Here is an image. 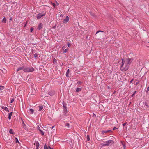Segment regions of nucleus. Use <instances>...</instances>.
I'll return each mask as SVG.
<instances>
[{
    "label": "nucleus",
    "mask_w": 149,
    "mask_h": 149,
    "mask_svg": "<svg viewBox=\"0 0 149 149\" xmlns=\"http://www.w3.org/2000/svg\"><path fill=\"white\" fill-rule=\"evenodd\" d=\"M133 60V59L132 58L123 59L121 63V70L123 71L127 70Z\"/></svg>",
    "instance_id": "obj_1"
},
{
    "label": "nucleus",
    "mask_w": 149,
    "mask_h": 149,
    "mask_svg": "<svg viewBox=\"0 0 149 149\" xmlns=\"http://www.w3.org/2000/svg\"><path fill=\"white\" fill-rule=\"evenodd\" d=\"M46 15V12H43L42 13L38 14L36 16V17L38 19H39L41 18L42 17L45 16Z\"/></svg>",
    "instance_id": "obj_2"
},
{
    "label": "nucleus",
    "mask_w": 149,
    "mask_h": 149,
    "mask_svg": "<svg viewBox=\"0 0 149 149\" xmlns=\"http://www.w3.org/2000/svg\"><path fill=\"white\" fill-rule=\"evenodd\" d=\"M34 70V69L32 68H24L23 69V71L25 72H33V71Z\"/></svg>",
    "instance_id": "obj_3"
},
{
    "label": "nucleus",
    "mask_w": 149,
    "mask_h": 149,
    "mask_svg": "<svg viewBox=\"0 0 149 149\" xmlns=\"http://www.w3.org/2000/svg\"><path fill=\"white\" fill-rule=\"evenodd\" d=\"M114 143L113 141L112 140H109L105 142V144H104L103 145L104 146H108L110 144H112Z\"/></svg>",
    "instance_id": "obj_4"
},
{
    "label": "nucleus",
    "mask_w": 149,
    "mask_h": 149,
    "mask_svg": "<svg viewBox=\"0 0 149 149\" xmlns=\"http://www.w3.org/2000/svg\"><path fill=\"white\" fill-rule=\"evenodd\" d=\"M49 94L51 96H53L55 94V91L54 90L51 91L49 92Z\"/></svg>",
    "instance_id": "obj_5"
},
{
    "label": "nucleus",
    "mask_w": 149,
    "mask_h": 149,
    "mask_svg": "<svg viewBox=\"0 0 149 149\" xmlns=\"http://www.w3.org/2000/svg\"><path fill=\"white\" fill-rule=\"evenodd\" d=\"M69 17L68 16H67L65 19L63 20V23H66L69 21Z\"/></svg>",
    "instance_id": "obj_6"
},
{
    "label": "nucleus",
    "mask_w": 149,
    "mask_h": 149,
    "mask_svg": "<svg viewBox=\"0 0 149 149\" xmlns=\"http://www.w3.org/2000/svg\"><path fill=\"white\" fill-rule=\"evenodd\" d=\"M34 145H36V149H38V147L39 146V144L38 141H36L35 143H34Z\"/></svg>",
    "instance_id": "obj_7"
},
{
    "label": "nucleus",
    "mask_w": 149,
    "mask_h": 149,
    "mask_svg": "<svg viewBox=\"0 0 149 149\" xmlns=\"http://www.w3.org/2000/svg\"><path fill=\"white\" fill-rule=\"evenodd\" d=\"M44 149H53L52 148H51L49 146L47 147L46 144H45L44 146Z\"/></svg>",
    "instance_id": "obj_8"
},
{
    "label": "nucleus",
    "mask_w": 149,
    "mask_h": 149,
    "mask_svg": "<svg viewBox=\"0 0 149 149\" xmlns=\"http://www.w3.org/2000/svg\"><path fill=\"white\" fill-rule=\"evenodd\" d=\"M42 26H43V25H42V24L41 23H40L38 25V29L39 30H40V29H41L42 28Z\"/></svg>",
    "instance_id": "obj_9"
},
{
    "label": "nucleus",
    "mask_w": 149,
    "mask_h": 149,
    "mask_svg": "<svg viewBox=\"0 0 149 149\" xmlns=\"http://www.w3.org/2000/svg\"><path fill=\"white\" fill-rule=\"evenodd\" d=\"M2 108L3 109L5 110L6 111L9 112V110H8V108L7 107H4V106H3V107H2Z\"/></svg>",
    "instance_id": "obj_10"
},
{
    "label": "nucleus",
    "mask_w": 149,
    "mask_h": 149,
    "mask_svg": "<svg viewBox=\"0 0 149 149\" xmlns=\"http://www.w3.org/2000/svg\"><path fill=\"white\" fill-rule=\"evenodd\" d=\"M82 88H77L76 89V92H78L80 91L82 89Z\"/></svg>",
    "instance_id": "obj_11"
},
{
    "label": "nucleus",
    "mask_w": 149,
    "mask_h": 149,
    "mask_svg": "<svg viewBox=\"0 0 149 149\" xmlns=\"http://www.w3.org/2000/svg\"><path fill=\"white\" fill-rule=\"evenodd\" d=\"M69 69H68L67 70L66 73V76L68 77H69Z\"/></svg>",
    "instance_id": "obj_12"
},
{
    "label": "nucleus",
    "mask_w": 149,
    "mask_h": 149,
    "mask_svg": "<svg viewBox=\"0 0 149 149\" xmlns=\"http://www.w3.org/2000/svg\"><path fill=\"white\" fill-rule=\"evenodd\" d=\"M24 68V67L23 66L22 67H19L17 69V71L18 72L22 69L23 70Z\"/></svg>",
    "instance_id": "obj_13"
},
{
    "label": "nucleus",
    "mask_w": 149,
    "mask_h": 149,
    "mask_svg": "<svg viewBox=\"0 0 149 149\" xmlns=\"http://www.w3.org/2000/svg\"><path fill=\"white\" fill-rule=\"evenodd\" d=\"M9 132L11 134H15L14 132L12 129H10Z\"/></svg>",
    "instance_id": "obj_14"
},
{
    "label": "nucleus",
    "mask_w": 149,
    "mask_h": 149,
    "mask_svg": "<svg viewBox=\"0 0 149 149\" xmlns=\"http://www.w3.org/2000/svg\"><path fill=\"white\" fill-rule=\"evenodd\" d=\"M111 132V130H107V131H102V133L103 134H104V133H107V132Z\"/></svg>",
    "instance_id": "obj_15"
},
{
    "label": "nucleus",
    "mask_w": 149,
    "mask_h": 149,
    "mask_svg": "<svg viewBox=\"0 0 149 149\" xmlns=\"http://www.w3.org/2000/svg\"><path fill=\"white\" fill-rule=\"evenodd\" d=\"M13 113L12 112H10V113H9V115H8V119L10 120L11 119V116L12 115V114Z\"/></svg>",
    "instance_id": "obj_16"
},
{
    "label": "nucleus",
    "mask_w": 149,
    "mask_h": 149,
    "mask_svg": "<svg viewBox=\"0 0 149 149\" xmlns=\"http://www.w3.org/2000/svg\"><path fill=\"white\" fill-rule=\"evenodd\" d=\"M6 19L5 17L3 18V19L2 20V22H4V23H6Z\"/></svg>",
    "instance_id": "obj_17"
},
{
    "label": "nucleus",
    "mask_w": 149,
    "mask_h": 149,
    "mask_svg": "<svg viewBox=\"0 0 149 149\" xmlns=\"http://www.w3.org/2000/svg\"><path fill=\"white\" fill-rule=\"evenodd\" d=\"M22 123H23L22 125H23V127H24V128H26V125L23 120H22Z\"/></svg>",
    "instance_id": "obj_18"
},
{
    "label": "nucleus",
    "mask_w": 149,
    "mask_h": 149,
    "mask_svg": "<svg viewBox=\"0 0 149 149\" xmlns=\"http://www.w3.org/2000/svg\"><path fill=\"white\" fill-rule=\"evenodd\" d=\"M39 110L40 111L41 110H42V109L43 108V106H39Z\"/></svg>",
    "instance_id": "obj_19"
},
{
    "label": "nucleus",
    "mask_w": 149,
    "mask_h": 149,
    "mask_svg": "<svg viewBox=\"0 0 149 149\" xmlns=\"http://www.w3.org/2000/svg\"><path fill=\"white\" fill-rule=\"evenodd\" d=\"M90 140V139L89 135L87 136V141H89Z\"/></svg>",
    "instance_id": "obj_20"
},
{
    "label": "nucleus",
    "mask_w": 149,
    "mask_h": 149,
    "mask_svg": "<svg viewBox=\"0 0 149 149\" xmlns=\"http://www.w3.org/2000/svg\"><path fill=\"white\" fill-rule=\"evenodd\" d=\"M4 87L3 86H0V90H2L4 88Z\"/></svg>",
    "instance_id": "obj_21"
},
{
    "label": "nucleus",
    "mask_w": 149,
    "mask_h": 149,
    "mask_svg": "<svg viewBox=\"0 0 149 149\" xmlns=\"http://www.w3.org/2000/svg\"><path fill=\"white\" fill-rule=\"evenodd\" d=\"M82 83V82L81 81H78L77 83V85H80Z\"/></svg>",
    "instance_id": "obj_22"
},
{
    "label": "nucleus",
    "mask_w": 149,
    "mask_h": 149,
    "mask_svg": "<svg viewBox=\"0 0 149 149\" xmlns=\"http://www.w3.org/2000/svg\"><path fill=\"white\" fill-rule=\"evenodd\" d=\"M30 111L32 113H33L34 112V111L32 109H30Z\"/></svg>",
    "instance_id": "obj_23"
},
{
    "label": "nucleus",
    "mask_w": 149,
    "mask_h": 149,
    "mask_svg": "<svg viewBox=\"0 0 149 149\" xmlns=\"http://www.w3.org/2000/svg\"><path fill=\"white\" fill-rule=\"evenodd\" d=\"M40 130V133H41V134L42 135H44V132H43V131H42L41 130Z\"/></svg>",
    "instance_id": "obj_24"
},
{
    "label": "nucleus",
    "mask_w": 149,
    "mask_h": 149,
    "mask_svg": "<svg viewBox=\"0 0 149 149\" xmlns=\"http://www.w3.org/2000/svg\"><path fill=\"white\" fill-rule=\"evenodd\" d=\"M38 56V55L37 53H35V54H34V57L35 58L37 57Z\"/></svg>",
    "instance_id": "obj_25"
},
{
    "label": "nucleus",
    "mask_w": 149,
    "mask_h": 149,
    "mask_svg": "<svg viewBox=\"0 0 149 149\" xmlns=\"http://www.w3.org/2000/svg\"><path fill=\"white\" fill-rule=\"evenodd\" d=\"M15 141H16V143H17V142L19 143L18 139L17 138H15Z\"/></svg>",
    "instance_id": "obj_26"
},
{
    "label": "nucleus",
    "mask_w": 149,
    "mask_h": 149,
    "mask_svg": "<svg viewBox=\"0 0 149 149\" xmlns=\"http://www.w3.org/2000/svg\"><path fill=\"white\" fill-rule=\"evenodd\" d=\"M33 30V27L31 28L30 29V32H32V31Z\"/></svg>",
    "instance_id": "obj_27"
},
{
    "label": "nucleus",
    "mask_w": 149,
    "mask_h": 149,
    "mask_svg": "<svg viewBox=\"0 0 149 149\" xmlns=\"http://www.w3.org/2000/svg\"><path fill=\"white\" fill-rule=\"evenodd\" d=\"M103 32V31H97L96 32V34H97V33L98 32Z\"/></svg>",
    "instance_id": "obj_28"
},
{
    "label": "nucleus",
    "mask_w": 149,
    "mask_h": 149,
    "mask_svg": "<svg viewBox=\"0 0 149 149\" xmlns=\"http://www.w3.org/2000/svg\"><path fill=\"white\" fill-rule=\"evenodd\" d=\"M67 50H68V49H65V50H64V51L63 52H64V53H66V52H67Z\"/></svg>",
    "instance_id": "obj_29"
},
{
    "label": "nucleus",
    "mask_w": 149,
    "mask_h": 149,
    "mask_svg": "<svg viewBox=\"0 0 149 149\" xmlns=\"http://www.w3.org/2000/svg\"><path fill=\"white\" fill-rule=\"evenodd\" d=\"M90 13L91 15L92 16H94V14L92 13L91 12H90Z\"/></svg>",
    "instance_id": "obj_30"
},
{
    "label": "nucleus",
    "mask_w": 149,
    "mask_h": 149,
    "mask_svg": "<svg viewBox=\"0 0 149 149\" xmlns=\"http://www.w3.org/2000/svg\"><path fill=\"white\" fill-rule=\"evenodd\" d=\"M52 3L54 7L55 8L56 6L55 4L54 3Z\"/></svg>",
    "instance_id": "obj_31"
},
{
    "label": "nucleus",
    "mask_w": 149,
    "mask_h": 149,
    "mask_svg": "<svg viewBox=\"0 0 149 149\" xmlns=\"http://www.w3.org/2000/svg\"><path fill=\"white\" fill-rule=\"evenodd\" d=\"M145 105L146 106H147V107H148V104H147V102H145Z\"/></svg>",
    "instance_id": "obj_32"
},
{
    "label": "nucleus",
    "mask_w": 149,
    "mask_h": 149,
    "mask_svg": "<svg viewBox=\"0 0 149 149\" xmlns=\"http://www.w3.org/2000/svg\"><path fill=\"white\" fill-rule=\"evenodd\" d=\"M69 124L68 123H67L66 124V126H68V127H69Z\"/></svg>",
    "instance_id": "obj_33"
},
{
    "label": "nucleus",
    "mask_w": 149,
    "mask_h": 149,
    "mask_svg": "<svg viewBox=\"0 0 149 149\" xmlns=\"http://www.w3.org/2000/svg\"><path fill=\"white\" fill-rule=\"evenodd\" d=\"M56 62V60L55 58H54L53 59V63H55Z\"/></svg>",
    "instance_id": "obj_34"
},
{
    "label": "nucleus",
    "mask_w": 149,
    "mask_h": 149,
    "mask_svg": "<svg viewBox=\"0 0 149 149\" xmlns=\"http://www.w3.org/2000/svg\"><path fill=\"white\" fill-rule=\"evenodd\" d=\"M14 99H12L11 100V102H10L11 103H13V101H14Z\"/></svg>",
    "instance_id": "obj_35"
},
{
    "label": "nucleus",
    "mask_w": 149,
    "mask_h": 149,
    "mask_svg": "<svg viewBox=\"0 0 149 149\" xmlns=\"http://www.w3.org/2000/svg\"><path fill=\"white\" fill-rule=\"evenodd\" d=\"M67 45L68 47H70V44L69 43Z\"/></svg>",
    "instance_id": "obj_36"
},
{
    "label": "nucleus",
    "mask_w": 149,
    "mask_h": 149,
    "mask_svg": "<svg viewBox=\"0 0 149 149\" xmlns=\"http://www.w3.org/2000/svg\"><path fill=\"white\" fill-rule=\"evenodd\" d=\"M126 124H127V123L125 122L123 124V126H124Z\"/></svg>",
    "instance_id": "obj_37"
},
{
    "label": "nucleus",
    "mask_w": 149,
    "mask_h": 149,
    "mask_svg": "<svg viewBox=\"0 0 149 149\" xmlns=\"http://www.w3.org/2000/svg\"><path fill=\"white\" fill-rule=\"evenodd\" d=\"M93 117H96V115L95 114H94V113L93 114Z\"/></svg>",
    "instance_id": "obj_38"
},
{
    "label": "nucleus",
    "mask_w": 149,
    "mask_h": 149,
    "mask_svg": "<svg viewBox=\"0 0 149 149\" xmlns=\"http://www.w3.org/2000/svg\"><path fill=\"white\" fill-rule=\"evenodd\" d=\"M134 95H135V93H134L133 94H132L131 95V96L132 97H133V96H134Z\"/></svg>",
    "instance_id": "obj_39"
},
{
    "label": "nucleus",
    "mask_w": 149,
    "mask_h": 149,
    "mask_svg": "<svg viewBox=\"0 0 149 149\" xmlns=\"http://www.w3.org/2000/svg\"><path fill=\"white\" fill-rule=\"evenodd\" d=\"M148 91H149V86L147 88V92Z\"/></svg>",
    "instance_id": "obj_40"
},
{
    "label": "nucleus",
    "mask_w": 149,
    "mask_h": 149,
    "mask_svg": "<svg viewBox=\"0 0 149 149\" xmlns=\"http://www.w3.org/2000/svg\"><path fill=\"white\" fill-rule=\"evenodd\" d=\"M116 129H117V128H116V127H114V128H113V130H115Z\"/></svg>",
    "instance_id": "obj_41"
},
{
    "label": "nucleus",
    "mask_w": 149,
    "mask_h": 149,
    "mask_svg": "<svg viewBox=\"0 0 149 149\" xmlns=\"http://www.w3.org/2000/svg\"><path fill=\"white\" fill-rule=\"evenodd\" d=\"M63 106L64 108H65V109H66V107L65 106V105H64V104L63 103Z\"/></svg>",
    "instance_id": "obj_42"
},
{
    "label": "nucleus",
    "mask_w": 149,
    "mask_h": 149,
    "mask_svg": "<svg viewBox=\"0 0 149 149\" xmlns=\"http://www.w3.org/2000/svg\"><path fill=\"white\" fill-rule=\"evenodd\" d=\"M63 15H62V14L60 15V17H63Z\"/></svg>",
    "instance_id": "obj_43"
},
{
    "label": "nucleus",
    "mask_w": 149,
    "mask_h": 149,
    "mask_svg": "<svg viewBox=\"0 0 149 149\" xmlns=\"http://www.w3.org/2000/svg\"><path fill=\"white\" fill-rule=\"evenodd\" d=\"M139 83V81H137V82H136V85H137Z\"/></svg>",
    "instance_id": "obj_44"
},
{
    "label": "nucleus",
    "mask_w": 149,
    "mask_h": 149,
    "mask_svg": "<svg viewBox=\"0 0 149 149\" xmlns=\"http://www.w3.org/2000/svg\"><path fill=\"white\" fill-rule=\"evenodd\" d=\"M56 3L57 5L58 6L59 5V3L58 2H57L56 1Z\"/></svg>",
    "instance_id": "obj_45"
},
{
    "label": "nucleus",
    "mask_w": 149,
    "mask_h": 149,
    "mask_svg": "<svg viewBox=\"0 0 149 149\" xmlns=\"http://www.w3.org/2000/svg\"><path fill=\"white\" fill-rule=\"evenodd\" d=\"M133 79H132V80L130 81V83H132V81H133Z\"/></svg>",
    "instance_id": "obj_46"
},
{
    "label": "nucleus",
    "mask_w": 149,
    "mask_h": 149,
    "mask_svg": "<svg viewBox=\"0 0 149 149\" xmlns=\"http://www.w3.org/2000/svg\"><path fill=\"white\" fill-rule=\"evenodd\" d=\"M54 127V126H52V127H51V129H52Z\"/></svg>",
    "instance_id": "obj_47"
},
{
    "label": "nucleus",
    "mask_w": 149,
    "mask_h": 149,
    "mask_svg": "<svg viewBox=\"0 0 149 149\" xmlns=\"http://www.w3.org/2000/svg\"><path fill=\"white\" fill-rule=\"evenodd\" d=\"M12 19V18H10V21H11Z\"/></svg>",
    "instance_id": "obj_48"
},
{
    "label": "nucleus",
    "mask_w": 149,
    "mask_h": 149,
    "mask_svg": "<svg viewBox=\"0 0 149 149\" xmlns=\"http://www.w3.org/2000/svg\"><path fill=\"white\" fill-rule=\"evenodd\" d=\"M64 46H63V48H63V49H64Z\"/></svg>",
    "instance_id": "obj_49"
},
{
    "label": "nucleus",
    "mask_w": 149,
    "mask_h": 149,
    "mask_svg": "<svg viewBox=\"0 0 149 149\" xmlns=\"http://www.w3.org/2000/svg\"><path fill=\"white\" fill-rule=\"evenodd\" d=\"M136 91H135L134 92V93H135H135H136Z\"/></svg>",
    "instance_id": "obj_50"
},
{
    "label": "nucleus",
    "mask_w": 149,
    "mask_h": 149,
    "mask_svg": "<svg viewBox=\"0 0 149 149\" xmlns=\"http://www.w3.org/2000/svg\"><path fill=\"white\" fill-rule=\"evenodd\" d=\"M124 148H125V146L124 145Z\"/></svg>",
    "instance_id": "obj_51"
},
{
    "label": "nucleus",
    "mask_w": 149,
    "mask_h": 149,
    "mask_svg": "<svg viewBox=\"0 0 149 149\" xmlns=\"http://www.w3.org/2000/svg\"><path fill=\"white\" fill-rule=\"evenodd\" d=\"M55 27H56V26H54V28H55Z\"/></svg>",
    "instance_id": "obj_52"
}]
</instances>
